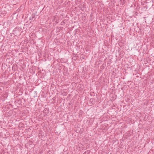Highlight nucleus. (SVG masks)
<instances>
[{"label": "nucleus", "instance_id": "1", "mask_svg": "<svg viewBox=\"0 0 154 154\" xmlns=\"http://www.w3.org/2000/svg\"><path fill=\"white\" fill-rule=\"evenodd\" d=\"M90 152V150H87L85 152H84L83 154H89Z\"/></svg>", "mask_w": 154, "mask_h": 154}, {"label": "nucleus", "instance_id": "2", "mask_svg": "<svg viewBox=\"0 0 154 154\" xmlns=\"http://www.w3.org/2000/svg\"><path fill=\"white\" fill-rule=\"evenodd\" d=\"M92 99H90V100H92Z\"/></svg>", "mask_w": 154, "mask_h": 154}, {"label": "nucleus", "instance_id": "3", "mask_svg": "<svg viewBox=\"0 0 154 154\" xmlns=\"http://www.w3.org/2000/svg\"><path fill=\"white\" fill-rule=\"evenodd\" d=\"M75 57V59H76V58Z\"/></svg>", "mask_w": 154, "mask_h": 154}]
</instances>
